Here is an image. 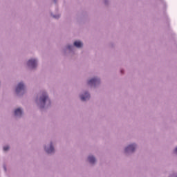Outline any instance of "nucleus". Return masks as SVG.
Returning <instances> with one entry per match:
<instances>
[{"label": "nucleus", "mask_w": 177, "mask_h": 177, "mask_svg": "<svg viewBox=\"0 0 177 177\" xmlns=\"http://www.w3.org/2000/svg\"><path fill=\"white\" fill-rule=\"evenodd\" d=\"M135 149H136V145H130L125 149V152L128 153L130 151L131 153H133V151H135Z\"/></svg>", "instance_id": "nucleus-3"}, {"label": "nucleus", "mask_w": 177, "mask_h": 177, "mask_svg": "<svg viewBox=\"0 0 177 177\" xmlns=\"http://www.w3.org/2000/svg\"><path fill=\"white\" fill-rule=\"evenodd\" d=\"M21 114H23V111H21V109H17L15 111V115L20 116V115H21Z\"/></svg>", "instance_id": "nucleus-8"}, {"label": "nucleus", "mask_w": 177, "mask_h": 177, "mask_svg": "<svg viewBox=\"0 0 177 177\" xmlns=\"http://www.w3.org/2000/svg\"><path fill=\"white\" fill-rule=\"evenodd\" d=\"M24 84L19 83L16 88V93L19 95V93H24Z\"/></svg>", "instance_id": "nucleus-2"}, {"label": "nucleus", "mask_w": 177, "mask_h": 177, "mask_svg": "<svg viewBox=\"0 0 177 177\" xmlns=\"http://www.w3.org/2000/svg\"><path fill=\"white\" fill-rule=\"evenodd\" d=\"M88 160L90 164H94V162L96 161V159L93 156H88Z\"/></svg>", "instance_id": "nucleus-10"}, {"label": "nucleus", "mask_w": 177, "mask_h": 177, "mask_svg": "<svg viewBox=\"0 0 177 177\" xmlns=\"http://www.w3.org/2000/svg\"><path fill=\"white\" fill-rule=\"evenodd\" d=\"M89 97H91V95H89V93H86L84 95H81V100H82V102H85V100H89Z\"/></svg>", "instance_id": "nucleus-6"}, {"label": "nucleus", "mask_w": 177, "mask_h": 177, "mask_svg": "<svg viewBox=\"0 0 177 177\" xmlns=\"http://www.w3.org/2000/svg\"><path fill=\"white\" fill-rule=\"evenodd\" d=\"M74 45L76 46V48H82V42L80 41H75Z\"/></svg>", "instance_id": "nucleus-9"}, {"label": "nucleus", "mask_w": 177, "mask_h": 177, "mask_svg": "<svg viewBox=\"0 0 177 177\" xmlns=\"http://www.w3.org/2000/svg\"><path fill=\"white\" fill-rule=\"evenodd\" d=\"M45 150L48 154H50V153H53V151H55V149L53 148V145H52V144H50L49 149L45 148Z\"/></svg>", "instance_id": "nucleus-7"}, {"label": "nucleus", "mask_w": 177, "mask_h": 177, "mask_svg": "<svg viewBox=\"0 0 177 177\" xmlns=\"http://www.w3.org/2000/svg\"><path fill=\"white\" fill-rule=\"evenodd\" d=\"M28 67L35 68V67H37V61L35 59H30L29 62H28Z\"/></svg>", "instance_id": "nucleus-4"}, {"label": "nucleus", "mask_w": 177, "mask_h": 177, "mask_svg": "<svg viewBox=\"0 0 177 177\" xmlns=\"http://www.w3.org/2000/svg\"><path fill=\"white\" fill-rule=\"evenodd\" d=\"M68 49H71V46H68Z\"/></svg>", "instance_id": "nucleus-13"}, {"label": "nucleus", "mask_w": 177, "mask_h": 177, "mask_svg": "<svg viewBox=\"0 0 177 177\" xmlns=\"http://www.w3.org/2000/svg\"><path fill=\"white\" fill-rule=\"evenodd\" d=\"M46 102H48L49 104H50V100H49V97H48L46 93H44L40 97V102L41 104H43V107L45 106V103H46Z\"/></svg>", "instance_id": "nucleus-1"}, {"label": "nucleus", "mask_w": 177, "mask_h": 177, "mask_svg": "<svg viewBox=\"0 0 177 177\" xmlns=\"http://www.w3.org/2000/svg\"><path fill=\"white\" fill-rule=\"evenodd\" d=\"M53 17H54L55 19H59V18L60 17V16H59V15H57V16H53Z\"/></svg>", "instance_id": "nucleus-12"}, {"label": "nucleus", "mask_w": 177, "mask_h": 177, "mask_svg": "<svg viewBox=\"0 0 177 177\" xmlns=\"http://www.w3.org/2000/svg\"><path fill=\"white\" fill-rule=\"evenodd\" d=\"M8 150H9V146H6L3 147V151H8Z\"/></svg>", "instance_id": "nucleus-11"}, {"label": "nucleus", "mask_w": 177, "mask_h": 177, "mask_svg": "<svg viewBox=\"0 0 177 177\" xmlns=\"http://www.w3.org/2000/svg\"><path fill=\"white\" fill-rule=\"evenodd\" d=\"M100 82V80L97 78H93L88 81V85H96V84H99Z\"/></svg>", "instance_id": "nucleus-5"}]
</instances>
